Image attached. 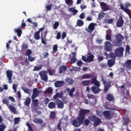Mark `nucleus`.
<instances>
[{"label": "nucleus", "instance_id": "cd10ccee", "mask_svg": "<svg viewBox=\"0 0 131 131\" xmlns=\"http://www.w3.org/2000/svg\"><path fill=\"white\" fill-rule=\"evenodd\" d=\"M48 108H49V109H55V108H56V102L55 103L53 101L50 102L48 104Z\"/></svg>", "mask_w": 131, "mask_h": 131}, {"label": "nucleus", "instance_id": "39448f33", "mask_svg": "<svg viewBox=\"0 0 131 131\" xmlns=\"http://www.w3.org/2000/svg\"><path fill=\"white\" fill-rule=\"evenodd\" d=\"M115 40L114 41V43L115 46L116 47H121V45H122V40L124 39V37L123 35L118 34L115 35Z\"/></svg>", "mask_w": 131, "mask_h": 131}, {"label": "nucleus", "instance_id": "5fc2aeb1", "mask_svg": "<svg viewBox=\"0 0 131 131\" xmlns=\"http://www.w3.org/2000/svg\"><path fill=\"white\" fill-rule=\"evenodd\" d=\"M130 50V47H129V45H126V49H125L126 53H128V54H129Z\"/></svg>", "mask_w": 131, "mask_h": 131}, {"label": "nucleus", "instance_id": "4be33fe9", "mask_svg": "<svg viewBox=\"0 0 131 131\" xmlns=\"http://www.w3.org/2000/svg\"><path fill=\"white\" fill-rule=\"evenodd\" d=\"M114 64H115V59H111L108 60L107 66L109 68L114 66Z\"/></svg>", "mask_w": 131, "mask_h": 131}, {"label": "nucleus", "instance_id": "680f3d73", "mask_svg": "<svg viewBox=\"0 0 131 131\" xmlns=\"http://www.w3.org/2000/svg\"><path fill=\"white\" fill-rule=\"evenodd\" d=\"M66 3L67 5H72L73 4L72 0H66Z\"/></svg>", "mask_w": 131, "mask_h": 131}, {"label": "nucleus", "instance_id": "4468645a", "mask_svg": "<svg viewBox=\"0 0 131 131\" xmlns=\"http://www.w3.org/2000/svg\"><path fill=\"white\" fill-rule=\"evenodd\" d=\"M124 24V20H123V17L122 16H120L118 21L116 23L117 27H122Z\"/></svg>", "mask_w": 131, "mask_h": 131}, {"label": "nucleus", "instance_id": "6e6d98bb", "mask_svg": "<svg viewBox=\"0 0 131 131\" xmlns=\"http://www.w3.org/2000/svg\"><path fill=\"white\" fill-rule=\"evenodd\" d=\"M20 121V118H14V124H18Z\"/></svg>", "mask_w": 131, "mask_h": 131}, {"label": "nucleus", "instance_id": "ddd939ff", "mask_svg": "<svg viewBox=\"0 0 131 131\" xmlns=\"http://www.w3.org/2000/svg\"><path fill=\"white\" fill-rule=\"evenodd\" d=\"M104 48L106 52H111L112 51V44L110 41L104 42Z\"/></svg>", "mask_w": 131, "mask_h": 131}, {"label": "nucleus", "instance_id": "20e7f679", "mask_svg": "<svg viewBox=\"0 0 131 131\" xmlns=\"http://www.w3.org/2000/svg\"><path fill=\"white\" fill-rule=\"evenodd\" d=\"M88 118L91 121L94 122V126H98V125H100L102 122L101 119H100V118L98 117L96 115H89L88 116Z\"/></svg>", "mask_w": 131, "mask_h": 131}, {"label": "nucleus", "instance_id": "37998d69", "mask_svg": "<svg viewBox=\"0 0 131 131\" xmlns=\"http://www.w3.org/2000/svg\"><path fill=\"white\" fill-rule=\"evenodd\" d=\"M59 22L58 21L55 22V23L53 24V29H55V30L57 29V28H58V27H59Z\"/></svg>", "mask_w": 131, "mask_h": 131}, {"label": "nucleus", "instance_id": "e433bc0d", "mask_svg": "<svg viewBox=\"0 0 131 131\" xmlns=\"http://www.w3.org/2000/svg\"><path fill=\"white\" fill-rule=\"evenodd\" d=\"M66 82H68L69 84H73V82H74V81L70 78H67L65 80Z\"/></svg>", "mask_w": 131, "mask_h": 131}, {"label": "nucleus", "instance_id": "4d7b16f0", "mask_svg": "<svg viewBox=\"0 0 131 131\" xmlns=\"http://www.w3.org/2000/svg\"><path fill=\"white\" fill-rule=\"evenodd\" d=\"M35 60V57H32L31 56L28 57V60L30 62H33Z\"/></svg>", "mask_w": 131, "mask_h": 131}, {"label": "nucleus", "instance_id": "4c0bfd02", "mask_svg": "<svg viewBox=\"0 0 131 131\" xmlns=\"http://www.w3.org/2000/svg\"><path fill=\"white\" fill-rule=\"evenodd\" d=\"M30 55H32V51L30 49H28L26 52L25 53V56L30 57L31 56Z\"/></svg>", "mask_w": 131, "mask_h": 131}, {"label": "nucleus", "instance_id": "f8f14e48", "mask_svg": "<svg viewBox=\"0 0 131 131\" xmlns=\"http://www.w3.org/2000/svg\"><path fill=\"white\" fill-rule=\"evenodd\" d=\"M33 122L34 123H37V124H41V126L42 127H45L46 125H47V123L45 122H43V120L41 119H38L37 118H35L33 120Z\"/></svg>", "mask_w": 131, "mask_h": 131}, {"label": "nucleus", "instance_id": "5701e85b", "mask_svg": "<svg viewBox=\"0 0 131 131\" xmlns=\"http://www.w3.org/2000/svg\"><path fill=\"white\" fill-rule=\"evenodd\" d=\"M106 100L109 102H112V101H114V96L112 94L108 93L106 95Z\"/></svg>", "mask_w": 131, "mask_h": 131}, {"label": "nucleus", "instance_id": "58836bf2", "mask_svg": "<svg viewBox=\"0 0 131 131\" xmlns=\"http://www.w3.org/2000/svg\"><path fill=\"white\" fill-rule=\"evenodd\" d=\"M104 23H106V24H112V23H113V19H104Z\"/></svg>", "mask_w": 131, "mask_h": 131}, {"label": "nucleus", "instance_id": "423d86ee", "mask_svg": "<svg viewBox=\"0 0 131 131\" xmlns=\"http://www.w3.org/2000/svg\"><path fill=\"white\" fill-rule=\"evenodd\" d=\"M2 103L3 104H5V105L8 106V109H9V110H10V111H11L13 114H17V111L16 110V108L12 105L9 104V101L8 99L6 98L3 99Z\"/></svg>", "mask_w": 131, "mask_h": 131}, {"label": "nucleus", "instance_id": "a878e982", "mask_svg": "<svg viewBox=\"0 0 131 131\" xmlns=\"http://www.w3.org/2000/svg\"><path fill=\"white\" fill-rule=\"evenodd\" d=\"M93 77V75L91 74H86L82 76V79H90Z\"/></svg>", "mask_w": 131, "mask_h": 131}, {"label": "nucleus", "instance_id": "774afa93", "mask_svg": "<svg viewBox=\"0 0 131 131\" xmlns=\"http://www.w3.org/2000/svg\"><path fill=\"white\" fill-rule=\"evenodd\" d=\"M56 38L57 39H60V38H61V33L60 32L57 33Z\"/></svg>", "mask_w": 131, "mask_h": 131}, {"label": "nucleus", "instance_id": "864d4df0", "mask_svg": "<svg viewBox=\"0 0 131 131\" xmlns=\"http://www.w3.org/2000/svg\"><path fill=\"white\" fill-rule=\"evenodd\" d=\"M22 48L23 50H27V49H28V45L25 43H24L22 45Z\"/></svg>", "mask_w": 131, "mask_h": 131}, {"label": "nucleus", "instance_id": "72a5a7b5", "mask_svg": "<svg viewBox=\"0 0 131 131\" xmlns=\"http://www.w3.org/2000/svg\"><path fill=\"white\" fill-rule=\"evenodd\" d=\"M83 24H84V23L82 21L81 19H78L77 21V25L79 27H81V26H83Z\"/></svg>", "mask_w": 131, "mask_h": 131}, {"label": "nucleus", "instance_id": "7ed1b4c3", "mask_svg": "<svg viewBox=\"0 0 131 131\" xmlns=\"http://www.w3.org/2000/svg\"><path fill=\"white\" fill-rule=\"evenodd\" d=\"M39 94H42V91H38L37 88H34L33 89V94L31 96V99L32 100V104L34 107H38L39 105V102L37 99H35L37 97L39 96Z\"/></svg>", "mask_w": 131, "mask_h": 131}, {"label": "nucleus", "instance_id": "69168bd1", "mask_svg": "<svg viewBox=\"0 0 131 131\" xmlns=\"http://www.w3.org/2000/svg\"><path fill=\"white\" fill-rule=\"evenodd\" d=\"M105 37H106V40H111L112 38H111V36L110 35L106 34Z\"/></svg>", "mask_w": 131, "mask_h": 131}, {"label": "nucleus", "instance_id": "f257e3e1", "mask_svg": "<svg viewBox=\"0 0 131 131\" xmlns=\"http://www.w3.org/2000/svg\"><path fill=\"white\" fill-rule=\"evenodd\" d=\"M91 111L89 110L81 109L79 112V115L77 118V119H74L72 121V124L75 127H79L81 124L83 123L84 119L85 118V115L88 113H90Z\"/></svg>", "mask_w": 131, "mask_h": 131}, {"label": "nucleus", "instance_id": "b1692460", "mask_svg": "<svg viewBox=\"0 0 131 131\" xmlns=\"http://www.w3.org/2000/svg\"><path fill=\"white\" fill-rule=\"evenodd\" d=\"M59 73H60V74H62V73H64L65 71L67 70V66L64 65L61 66L59 67Z\"/></svg>", "mask_w": 131, "mask_h": 131}, {"label": "nucleus", "instance_id": "c756f323", "mask_svg": "<svg viewBox=\"0 0 131 131\" xmlns=\"http://www.w3.org/2000/svg\"><path fill=\"white\" fill-rule=\"evenodd\" d=\"M92 81V80H86L82 81L81 83L83 86H88V85H90V83Z\"/></svg>", "mask_w": 131, "mask_h": 131}, {"label": "nucleus", "instance_id": "c9c22d12", "mask_svg": "<svg viewBox=\"0 0 131 131\" xmlns=\"http://www.w3.org/2000/svg\"><path fill=\"white\" fill-rule=\"evenodd\" d=\"M95 57V56H94V55H89L87 57V62H93V61H94V58Z\"/></svg>", "mask_w": 131, "mask_h": 131}, {"label": "nucleus", "instance_id": "79ce46f5", "mask_svg": "<svg viewBox=\"0 0 131 131\" xmlns=\"http://www.w3.org/2000/svg\"><path fill=\"white\" fill-rule=\"evenodd\" d=\"M45 94H52L53 93V89L52 88H48L47 90L45 91Z\"/></svg>", "mask_w": 131, "mask_h": 131}, {"label": "nucleus", "instance_id": "de8ad7c7", "mask_svg": "<svg viewBox=\"0 0 131 131\" xmlns=\"http://www.w3.org/2000/svg\"><path fill=\"white\" fill-rule=\"evenodd\" d=\"M90 120H89L88 119L84 120V125H85L86 126H89V124H90Z\"/></svg>", "mask_w": 131, "mask_h": 131}, {"label": "nucleus", "instance_id": "c03bdc74", "mask_svg": "<svg viewBox=\"0 0 131 131\" xmlns=\"http://www.w3.org/2000/svg\"><path fill=\"white\" fill-rule=\"evenodd\" d=\"M50 113V118H52V119L55 118V117H56V113L55 112H51Z\"/></svg>", "mask_w": 131, "mask_h": 131}, {"label": "nucleus", "instance_id": "aec40b11", "mask_svg": "<svg viewBox=\"0 0 131 131\" xmlns=\"http://www.w3.org/2000/svg\"><path fill=\"white\" fill-rule=\"evenodd\" d=\"M65 84V82L63 81H56L54 83L55 88H62L63 85Z\"/></svg>", "mask_w": 131, "mask_h": 131}, {"label": "nucleus", "instance_id": "f704fd0d", "mask_svg": "<svg viewBox=\"0 0 131 131\" xmlns=\"http://www.w3.org/2000/svg\"><path fill=\"white\" fill-rule=\"evenodd\" d=\"M14 31L16 32L18 37H20V36H21V34H22V30L20 29H15Z\"/></svg>", "mask_w": 131, "mask_h": 131}, {"label": "nucleus", "instance_id": "ea45409f", "mask_svg": "<svg viewBox=\"0 0 131 131\" xmlns=\"http://www.w3.org/2000/svg\"><path fill=\"white\" fill-rule=\"evenodd\" d=\"M57 52H58V45H54L53 48L52 53H53V54H55V53H57Z\"/></svg>", "mask_w": 131, "mask_h": 131}, {"label": "nucleus", "instance_id": "f03ea898", "mask_svg": "<svg viewBox=\"0 0 131 131\" xmlns=\"http://www.w3.org/2000/svg\"><path fill=\"white\" fill-rule=\"evenodd\" d=\"M91 84H94L95 85L92 86L91 88L92 92H93L94 94H99V93L101 92V89L99 88H100V85H101V84H100V82L97 80V78L94 77L91 79Z\"/></svg>", "mask_w": 131, "mask_h": 131}, {"label": "nucleus", "instance_id": "a19ab883", "mask_svg": "<svg viewBox=\"0 0 131 131\" xmlns=\"http://www.w3.org/2000/svg\"><path fill=\"white\" fill-rule=\"evenodd\" d=\"M70 11L73 13V15H76V14H77V13L78 12V11H77V10H76L75 8H71L70 9Z\"/></svg>", "mask_w": 131, "mask_h": 131}, {"label": "nucleus", "instance_id": "bf43d9fd", "mask_svg": "<svg viewBox=\"0 0 131 131\" xmlns=\"http://www.w3.org/2000/svg\"><path fill=\"white\" fill-rule=\"evenodd\" d=\"M57 129L59 131H62V128H61V122H59L57 125Z\"/></svg>", "mask_w": 131, "mask_h": 131}, {"label": "nucleus", "instance_id": "1a4fd4ad", "mask_svg": "<svg viewBox=\"0 0 131 131\" xmlns=\"http://www.w3.org/2000/svg\"><path fill=\"white\" fill-rule=\"evenodd\" d=\"M100 7L103 12H106V11H112L113 10V7L110 5H107V4L104 2L100 3Z\"/></svg>", "mask_w": 131, "mask_h": 131}, {"label": "nucleus", "instance_id": "49530a36", "mask_svg": "<svg viewBox=\"0 0 131 131\" xmlns=\"http://www.w3.org/2000/svg\"><path fill=\"white\" fill-rule=\"evenodd\" d=\"M26 125L28 127V130H29V131H33V129H32V126H31V125H30V123H29V122H28L26 123Z\"/></svg>", "mask_w": 131, "mask_h": 131}, {"label": "nucleus", "instance_id": "2f4dec72", "mask_svg": "<svg viewBox=\"0 0 131 131\" xmlns=\"http://www.w3.org/2000/svg\"><path fill=\"white\" fill-rule=\"evenodd\" d=\"M105 15H106V13H105L104 12H101L98 14V20H102L104 17H105Z\"/></svg>", "mask_w": 131, "mask_h": 131}, {"label": "nucleus", "instance_id": "412c9836", "mask_svg": "<svg viewBox=\"0 0 131 131\" xmlns=\"http://www.w3.org/2000/svg\"><path fill=\"white\" fill-rule=\"evenodd\" d=\"M95 30V24L94 23H91L89 25L88 27V29H86V31L90 32V33L93 32Z\"/></svg>", "mask_w": 131, "mask_h": 131}, {"label": "nucleus", "instance_id": "6e6552de", "mask_svg": "<svg viewBox=\"0 0 131 131\" xmlns=\"http://www.w3.org/2000/svg\"><path fill=\"white\" fill-rule=\"evenodd\" d=\"M131 5L130 4H125V7L123 5L121 4L120 5V9L122 11H124L126 14H127V15L129 16L130 19H131V10H129L128 8L129 7H130Z\"/></svg>", "mask_w": 131, "mask_h": 131}, {"label": "nucleus", "instance_id": "0e129e2a", "mask_svg": "<svg viewBox=\"0 0 131 131\" xmlns=\"http://www.w3.org/2000/svg\"><path fill=\"white\" fill-rule=\"evenodd\" d=\"M42 56H43V58L44 59H47V58H48V57H49V53H48V52L45 53L43 54Z\"/></svg>", "mask_w": 131, "mask_h": 131}, {"label": "nucleus", "instance_id": "9d476101", "mask_svg": "<svg viewBox=\"0 0 131 131\" xmlns=\"http://www.w3.org/2000/svg\"><path fill=\"white\" fill-rule=\"evenodd\" d=\"M39 75L43 81H45V82H48V80H49V78L48 77V72L46 71H41L39 72Z\"/></svg>", "mask_w": 131, "mask_h": 131}, {"label": "nucleus", "instance_id": "a18cd8bd", "mask_svg": "<svg viewBox=\"0 0 131 131\" xmlns=\"http://www.w3.org/2000/svg\"><path fill=\"white\" fill-rule=\"evenodd\" d=\"M77 60V59H76V57H72L71 59L70 63L71 64H74V63L76 62Z\"/></svg>", "mask_w": 131, "mask_h": 131}, {"label": "nucleus", "instance_id": "dca6fc26", "mask_svg": "<svg viewBox=\"0 0 131 131\" xmlns=\"http://www.w3.org/2000/svg\"><path fill=\"white\" fill-rule=\"evenodd\" d=\"M103 54L104 55V56H105V57H106L107 59H109L111 58H112L113 59H115V58L117 57V56L116 55V53L115 52V53L112 52L108 54L107 52H105Z\"/></svg>", "mask_w": 131, "mask_h": 131}, {"label": "nucleus", "instance_id": "052dcab7", "mask_svg": "<svg viewBox=\"0 0 131 131\" xmlns=\"http://www.w3.org/2000/svg\"><path fill=\"white\" fill-rule=\"evenodd\" d=\"M49 102H50V99L48 98H46L44 100V104L45 105H48V104L49 103Z\"/></svg>", "mask_w": 131, "mask_h": 131}, {"label": "nucleus", "instance_id": "f3484780", "mask_svg": "<svg viewBox=\"0 0 131 131\" xmlns=\"http://www.w3.org/2000/svg\"><path fill=\"white\" fill-rule=\"evenodd\" d=\"M66 91L68 92L69 96L71 97V98H72L73 97V93L75 92V88L73 87L71 89L69 88H66Z\"/></svg>", "mask_w": 131, "mask_h": 131}, {"label": "nucleus", "instance_id": "0eeeda50", "mask_svg": "<svg viewBox=\"0 0 131 131\" xmlns=\"http://www.w3.org/2000/svg\"><path fill=\"white\" fill-rule=\"evenodd\" d=\"M101 80L103 82V84L104 85L103 93H107V92L109 91V89L111 88V82H108L107 83L106 78L104 77L103 76L101 77ZM106 83L107 84H106Z\"/></svg>", "mask_w": 131, "mask_h": 131}, {"label": "nucleus", "instance_id": "8fccbe9b", "mask_svg": "<svg viewBox=\"0 0 131 131\" xmlns=\"http://www.w3.org/2000/svg\"><path fill=\"white\" fill-rule=\"evenodd\" d=\"M87 97L88 98V99H92L93 100L95 99V95H93V94H88L87 95Z\"/></svg>", "mask_w": 131, "mask_h": 131}, {"label": "nucleus", "instance_id": "603ef678", "mask_svg": "<svg viewBox=\"0 0 131 131\" xmlns=\"http://www.w3.org/2000/svg\"><path fill=\"white\" fill-rule=\"evenodd\" d=\"M77 66H79L80 67H81V66L83 65V62L81 60H78L77 62Z\"/></svg>", "mask_w": 131, "mask_h": 131}, {"label": "nucleus", "instance_id": "09e8293b", "mask_svg": "<svg viewBox=\"0 0 131 131\" xmlns=\"http://www.w3.org/2000/svg\"><path fill=\"white\" fill-rule=\"evenodd\" d=\"M6 126L4 124H0V131H4Z\"/></svg>", "mask_w": 131, "mask_h": 131}, {"label": "nucleus", "instance_id": "393cba45", "mask_svg": "<svg viewBox=\"0 0 131 131\" xmlns=\"http://www.w3.org/2000/svg\"><path fill=\"white\" fill-rule=\"evenodd\" d=\"M63 95H64V93L63 92H61L60 93H57L55 95L53 96V99L54 100H57L58 98H62Z\"/></svg>", "mask_w": 131, "mask_h": 131}, {"label": "nucleus", "instance_id": "338daca9", "mask_svg": "<svg viewBox=\"0 0 131 131\" xmlns=\"http://www.w3.org/2000/svg\"><path fill=\"white\" fill-rule=\"evenodd\" d=\"M98 60L99 62H101V61H103V60H104V57L101 56H99L98 57Z\"/></svg>", "mask_w": 131, "mask_h": 131}, {"label": "nucleus", "instance_id": "6ab92c4d", "mask_svg": "<svg viewBox=\"0 0 131 131\" xmlns=\"http://www.w3.org/2000/svg\"><path fill=\"white\" fill-rule=\"evenodd\" d=\"M103 115L106 119H111L112 118L110 111H104L103 113Z\"/></svg>", "mask_w": 131, "mask_h": 131}, {"label": "nucleus", "instance_id": "2eb2a0df", "mask_svg": "<svg viewBox=\"0 0 131 131\" xmlns=\"http://www.w3.org/2000/svg\"><path fill=\"white\" fill-rule=\"evenodd\" d=\"M6 75L8 78L9 83H12V77H13V71L10 70L6 71Z\"/></svg>", "mask_w": 131, "mask_h": 131}, {"label": "nucleus", "instance_id": "13d9d810", "mask_svg": "<svg viewBox=\"0 0 131 131\" xmlns=\"http://www.w3.org/2000/svg\"><path fill=\"white\" fill-rule=\"evenodd\" d=\"M40 69H41V66H39V67H35L34 68V71H38L39 70H40Z\"/></svg>", "mask_w": 131, "mask_h": 131}, {"label": "nucleus", "instance_id": "a211bd4d", "mask_svg": "<svg viewBox=\"0 0 131 131\" xmlns=\"http://www.w3.org/2000/svg\"><path fill=\"white\" fill-rule=\"evenodd\" d=\"M55 103L59 109H63L64 108V102L60 99H57Z\"/></svg>", "mask_w": 131, "mask_h": 131}, {"label": "nucleus", "instance_id": "9b49d317", "mask_svg": "<svg viewBox=\"0 0 131 131\" xmlns=\"http://www.w3.org/2000/svg\"><path fill=\"white\" fill-rule=\"evenodd\" d=\"M114 51L117 57H118V58H121V57L123 56V51H124V48L123 47H119Z\"/></svg>", "mask_w": 131, "mask_h": 131}, {"label": "nucleus", "instance_id": "bb28decb", "mask_svg": "<svg viewBox=\"0 0 131 131\" xmlns=\"http://www.w3.org/2000/svg\"><path fill=\"white\" fill-rule=\"evenodd\" d=\"M30 103H31V99H30L29 97H27L25 101L24 102V105H25L27 107H29Z\"/></svg>", "mask_w": 131, "mask_h": 131}, {"label": "nucleus", "instance_id": "7c9ffc66", "mask_svg": "<svg viewBox=\"0 0 131 131\" xmlns=\"http://www.w3.org/2000/svg\"><path fill=\"white\" fill-rule=\"evenodd\" d=\"M40 33H39V32H36L34 35V38L36 40H38L39 39H40Z\"/></svg>", "mask_w": 131, "mask_h": 131}, {"label": "nucleus", "instance_id": "e2e57ef3", "mask_svg": "<svg viewBox=\"0 0 131 131\" xmlns=\"http://www.w3.org/2000/svg\"><path fill=\"white\" fill-rule=\"evenodd\" d=\"M47 11H51L52 10V4H50L46 7Z\"/></svg>", "mask_w": 131, "mask_h": 131}, {"label": "nucleus", "instance_id": "c85d7f7f", "mask_svg": "<svg viewBox=\"0 0 131 131\" xmlns=\"http://www.w3.org/2000/svg\"><path fill=\"white\" fill-rule=\"evenodd\" d=\"M125 65L126 68H127V69H128V70H130V69H131V60L130 59L127 60V61L126 62V63H125Z\"/></svg>", "mask_w": 131, "mask_h": 131}, {"label": "nucleus", "instance_id": "473e14b6", "mask_svg": "<svg viewBox=\"0 0 131 131\" xmlns=\"http://www.w3.org/2000/svg\"><path fill=\"white\" fill-rule=\"evenodd\" d=\"M21 90L24 91L25 94H28L29 95L30 94V92H31V90L27 89L25 87H21Z\"/></svg>", "mask_w": 131, "mask_h": 131}, {"label": "nucleus", "instance_id": "3c124183", "mask_svg": "<svg viewBox=\"0 0 131 131\" xmlns=\"http://www.w3.org/2000/svg\"><path fill=\"white\" fill-rule=\"evenodd\" d=\"M17 86H18V85L16 84H13L12 88L15 93L17 92Z\"/></svg>", "mask_w": 131, "mask_h": 131}]
</instances>
